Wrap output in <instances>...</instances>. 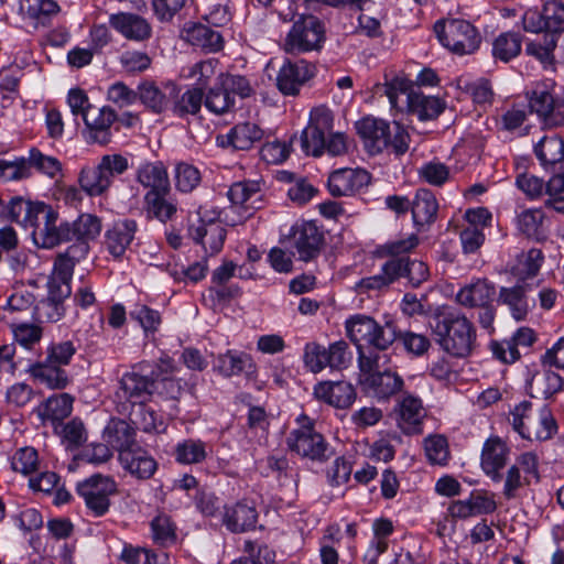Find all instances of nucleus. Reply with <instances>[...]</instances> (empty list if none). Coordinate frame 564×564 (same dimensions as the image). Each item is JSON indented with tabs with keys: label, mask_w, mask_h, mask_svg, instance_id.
<instances>
[{
	"label": "nucleus",
	"mask_w": 564,
	"mask_h": 564,
	"mask_svg": "<svg viewBox=\"0 0 564 564\" xmlns=\"http://www.w3.org/2000/svg\"><path fill=\"white\" fill-rule=\"evenodd\" d=\"M558 41L564 42V31L558 34L545 32L542 37L529 42L525 52L539 59L544 68L554 69L553 51Z\"/></svg>",
	"instance_id": "c9c22d12"
},
{
	"label": "nucleus",
	"mask_w": 564,
	"mask_h": 564,
	"mask_svg": "<svg viewBox=\"0 0 564 564\" xmlns=\"http://www.w3.org/2000/svg\"><path fill=\"white\" fill-rule=\"evenodd\" d=\"M535 155L546 169L564 161V139L557 135L544 137L534 148Z\"/></svg>",
	"instance_id": "37998d69"
},
{
	"label": "nucleus",
	"mask_w": 564,
	"mask_h": 564,
	"mask_svg": "<svg viewBox=\"0 0 564 564\" xmlns=\"http://www.w3.org/2000/svg\"><path fill=\"white\" fill-rule=\"evenodd\" d=\"M70 362V341L52 345L46 359L30 367L31 376L50 389H64L68 384L66 367Z\"/></svg>",
	"instance_id": "6e6552de"
},
{
	"label": "nucleus",
	"mask_w": 564,
	"mask_h": 564,
	"mask_svg": "<svg viewBox=\"0 0 564 564\" xmlns=\"http://www.w3.org/2000/svg\"><path fill=\"white\" fill-rule=\"evenodd\" d=\"M438 210L435 195L427 188H419L411 200L412 219L421 227L434 223Z\"/></svg>",
	"instance_id": "f704fd0d"
},
{
	"label": "nucleus",
	"mask_w": 564,
	"mask_h": 564,
	"mask_svg": "<svg viewBox=\"0 0 564 564\" xmlns=\"http://www.w3.org/2000/svg\"><path fill=\"white\" fill-rule=\"evenodd\" d=\"M57 213L54 210L48 212L43 224L39 226L37 230L32 231V237L36 246L48 249L69 239L70 227L66 223L57 225Z\"/></svg>",
	"instance_id": "c85d7f7f"
},
{
	"label": "nucleus",
	"mask_w": 564,
	"mask_h": 564,
	"mask_svg": "<svg viewBox=\"0 0 564 564\" xmlns=\"http://www.w3.org/2000/svg\"><path fill=\"white\" fill-rule=\"evenodd\" d=\"M401 265L398 261L387 260L378 274L361 279L357 283L359 292L381 291L400 279Z\"/></svg>",
	"instance_id": "ea45409f"
},
{
	"label": "nucleus",
	"mask_w": 564,
	"mask_h": 564,
	"mask_svg": "<svg viewBox=\"0 0 564 564\" xmlns=\"http://www.w3.org/2000/svg\"><path fill=\"white\" fill-rule=\"evenodd\" d=\"M58 6L53 0H33L31 3H20V12L35 25L44 24L45 19L56 13Z\"/></svg>",
	"instance_id": "603ef678"
},
{
	"label": "nucleus",
	"mask_w": 564,
	"mask_h": 564,
	"mask_svg": "<svg viewBox=\"0 0 564 564\" xmlns=\"http://www.w3.org/2000/svg\"><path fill=\"white\" fill-rule=\"evenodd\" d=\"M138 98L154 113H162L170 109V97H167L153 82H142L138 86Z\"/></svg>",
	"instance_id": "a18cd8bd"
},
{
	"label": "nucleus",
	"mask_w": 564,
	"mask_h": 564,
	"mask_svg": "<svg viewBox=\"0 0 564 564\" xmlns=\"http://www.w3.org/2000/svg\"><path fill=\"white\" fill-rule=\"evenodd\" d=\"M297 427L292 430L286 438L290 451L312 460H326L332 451L324 436L316 431L315 422L306 414L296 419Z\"/></svg>",
	"instance_id": "0eeeda50"
},
{
	"label": "nucleus",
	"mask_w": 564,
	"mask_h": 564,
	"mask_svg": "<svg viewBox=\"0 0 564 564\" xmlns=\"http://www.w3.org/2000/svg\"><path fill=\"white\" fill-rule=\"evenodd\" d=\"M242 551L245 555L230 564H272L275 558L274 552L269 546L257 544L251 540L245 541Z\"/></svg>",
	"instance_id": "8fccbe9b"
},
{
	"label": "nucleus",
	"mask_w": 564,
	"mask_h": 564,
	"mask_svg": "<svg viewBox=\"0 0 564 564\" xmlns=\"http://www.w3.org/2000/svg\"><path fill=\"white\" fill-rule=\"evenodd\" d=\"M389 361L388 355L381 357L358 358L361 383L378 399H389L402 391L404 381L401 376L390 369L381 370Z\"/></svg>",
	"instance_id": "423d86ee"
},
{
	"label": "nucleus",
	"mask_w": 564,
	"mask_h": 564,
	"mask_svg": "<svg viewBox=\"0 0 564 564\" xmlns=\"http://www.w3.org/2000/svg\"><path fill=\"white\" fill-rule=\"evenodd\" d=\"M510 455V448L499 436H490L482 445L480 454V467L482 471L495 482L502 479L501 470L506 467Z\"/></svg>",
	"instance_id": "a211bd4d"
},
{
	"label": "nucleus",
	"mask_w": 564,
	"mask_h": 564,
	"mask_svg": "<svg viewBox=\"0 0 564 564\" xmlns=\"http://www.w3.org/2000/svg\"><path fill=\"white\" fill-rule=\"evenodd\" d=\"M544 18L549 22L550 32L558 34L564 31V3L560 0H549L544 3Z\"/></svg>",
	"instance_id": "774afa93"
},
{
	"label": "nucleus",
	"mask_w": 564,
	"mask_h": 564,
	"mask_svg": "<svg viewBox=\"0 0 564 564\" xmlns=\"http://www.w3.org/2000/svg\"><path fill=\"white\" fill-rule=\"evenodd\" d=\"M82 118L86 126L83 135L87 143L106 145L110 142V127L117 119L115 110L109 107L93 106L83 112Z\"/></svg>",
	"instance_id": "dca6fc26"
},
{
	"label": "nucleus",
	"mask_w": 564,
	"mask_h": 564,
	"mask_svg": "<svg viewBox=\"0 0 564 564\" xmlns=\"http://www.w3.org/2000/svg\"><path fill=\"white\" fill-rule=\"evenodd\" d=\"M557 431L556 421L547 406H542L538 414L528 422L523 438L530 441H546Z\"/></svg>",
	"instance_id": "4c0bfd02"
},
{
	"label": "nucleus",
	"mask_w": 564,
	"mask_h": 564,
	"mask_svg": "<svg viewBox=\"0 0 564 564\" xmlns=\"http://www.w3.org/2000/svg\"><path fill=\"white\" fill-rule=\"evenodd\" d=\"M200 172L197 167L185 162H178L174 170L175 187L180 192L191 193L200 183Z\"/></svg>",
	"instance_id": "864d4df0"
},
{
	"label": "nucleus",
	"mask_w": 564,
	"mask_h": 564,
	"mask_svg": "<svg viewBox=\"0 0 564 564\" xmlns=\"http://www.w3.org/2000/svg\"><path fill=\"white\" fill-rule=\"evenodd\" d=\"M527 292V284H517L511 288L503 286L499 291V303L508 306L512 317L517 321H523L529 313L530 305Z\"/></svg>",
	"instance_id": "e433bc0d"
},
{
	"label": "nucleus",
	"mask_w": 564,
	"mask_h": 564,
	"mask_svg": "<svg viewBox=\"0 0 564 564\" xmlns=\"http://www.w3.org/2000/svg\"><path fill=\"white\" fill-rule=\"evenodd\" d=\"M325 40V28L314 15L296 20L284 40V51L291 54L317 51Z\"/></svg>",
	"instance_id": "9d476101"
},
{
	"label": "nucleus",
	"mask_w": 564,
	"mask_h": 564,
	"mask_svg": "<svg viewBox=\"0 0 564 564\" xmlns=\"http://www.w3.org/2000/svg\"><path fill=\"white\" fill-rule=\"evenodd\" d=\"M496 289L487 279H475L460 288L456 294V302L466 308H476L492 303Z\"/></svg>",
	"instance_id": "cd10ccee"
},
{
	"label": "nucleus",
	"mask_w": 564,
	"mask_h": 564,
	"mask_svg": "<svg viewBox=\"0 0 564 564\" xmlns=\"http://www.w3.org/2000/svg\"><path fill=\"white\" fill-rule=\"evenodd\" d=\"M247 366H251V358L248 355H238L231 351L219 355L215 365L216 369L225 377L237 376L242 372Z\"/></svg>",
	"instance_id": "5fc2aeb1"
},
{
	"label": "nucleus",
	"mask_w": 564,
	"mask_h": 564,
	"mask_svg": "<svg viewBox=\"0 0 564 564\" xmlns=\"http://www.w3.org/2000/svg\"><path fill=\"white\" fill-rule=\"evenodd\" d=\"M445 109V102L434 96H425L420 90L412 97L404 111L417 116L420 120L437 118Z\"/></svg>",
	"instance_id": "79ce46f5"
},
{
	"label": "nucleus",
	"mask_w": 564,
	"mask_h": 564,
	"mask_svg": "<svg viewBox=\"0 0 564 564\" xmlns=\"http://www.w3.org/2000/svg\"><path fill=\"white\" fill-rule=\"evenodd\" d=\"M417 175L432 186H442L449 178V169L440 161H431L419 167Z\"/></svg>",
	"instance_id": "4d7b16f0"
},
{
	"label": "nucleus",
	"mask_w": 564,
	"mask_h": 564,
	"mask_svg": "<svg viewBox=\"0 0 564 564\" xmlns=\"http://www.w3.org/2000/svg\"><path fill=\"white\" fill-rule=\"evenodd\" d=\"M122 467L140 479L150 478L156 470V462L139 445L132 453H124L119 459Z\"/></svg>",
	"instance_id": "58836bf2"
},
{
	"label": "nucleus",
	"mask_w": 564,
	"mask_h": 564,
	"mask_svg": "<svg viewBox=\"0 0 564 564\" xmlns=\"http://www.w3.org/2000/svg\"><path fill=\"white\" fill-rule=\"evenodd\" d=\"M397 426L405 435H420L427 417V409L423 400L411 392H402L392 410Z\"/></svg>",
	"instance_id": "9b49d317"
},
{
	"label": "nucleus",
	"mask_w": 564,
	"mask_h": 564,
	"mask_svg": "<svg viewBox=\"0 0 564 564\" xmlns=\"http://www.w3.org/2000/svg\"><path fill=\"white\" fill-rule=\"evenodd\" d=\"M264 137V130L254 122L246 121L237 123L229 132L221 137V145H231L235 150L247 151L260 143Z\"/></svg>",
	"instance_id": "7c9ffc66"
},
{
	"label": "nucleus",
	"mask_w": 564,
	"mask_h": 564,
	"mask_svg": "<svg viewBox=\"0 0 564 564\" xmlns=\"http://www.w3.org/2000/svg\"><path fill=\"white\" fill-rule=\"evenodd\" d=\"M37 453L33 447L20 448L11 460L12 468L24 475L33 473L37 467Z\"/></svg>",
	"instance_id": "69168bd1"
},
{
	"label": "nucleus",
	"mask_w": 564,
	"mask_h": 564,
	"mask_svg": "<svg viewBox=\"0 0 564 564\" xmlns=\"http://www.w3.org/2000/svg\"><path fill=\"white\" fill-rule=\"evenodd\" d=\"M426 457L430 463L445 465L449 458L448 445L441 435L430 436L424 441Z\"/></svg>",
	"instance_id": "bf43d9fd"
},
{
	"label": "nucleus",
	"mask_w": 564,
	"mask_h": 564,
	"mask_svg": "<svg viewBox=\"0 0 564 564\" xmlns=\"http://www.w3.org/2000/svg\"><path fill=\"white\" fill-rule=\"evenodd\" d=\"M231 204L242 207L246 212L262 207V193L257 181H242L234 183L227 193Z\"/></svg>",
	"instance_id": "72a5a7b5"
},
{
	"label": "nucleus",
	"mask_w": 564,
	"mask_h": 564,
	"mask_svg": "<svg viewBox=\"0 0 564 564\" xmlns=\"http://www.w3.org/2000/svg\"><path fill=\"white\" fill-rule=\"evenodd\" d=\"M70 295V256L68 249L57 254L48 280L47 299L36 306V315L47 322L58 321L65 313V300Z\"/></svg>",
	"instance_id": "20e7f679"
},
{
	"label": "nucleus",
	"mask_w": 564,
	"mask_h": 564,
	"mask_svg": "<svg viewBox=\"0 0 564 564\" xmlns=\"http://www.w3.org/2000/svg\"><path fill=\"white\" fill-rule=\"evenodd\" d=\"M137 182L148 189L147 193L170 192L167 171L162 162H147L135 172Z\"/></svg>",
	"instance_id": "2f4dec72"
},
{
	"label": "nucleus",
	"mask_w": 564,
	"mask_h": 564,
	"mask_svg": "<svg viewBox=\"0 0 564 564\" xmlns=\"http://www.w3.org/2000/svg\"><path fill=\"white\" fill-rule=\"evenodd\" d=\"M109 23L128 40L140 42L151 36L152 29L150 23L144 18L134 13L120 12L111 14Z\"/></svg>",
	"instance_id": "bb28decb"
},
{
	"label": "nucleus",
	"mask_w": 564,
	"mask_h": 564,
	"mask_svg": "<svg viewBox=\"0 0 564 564\" xmlns=\"http://www.w3.org/2000/svg\"><path fill=\"white\" fill-rule=\"evenodd\" d=\"M391 261H398L401 265L400 278L406 276L413 286L421 285L429 278L426 264L420 260H410L409 258H390Z\"/></svg>",
	"instance_id": "6e6d98bb"
},
{
	"label": "nucleus",
	"mask_w": 564,
	"mask_h": 564,
	"mask_svg": "<svg viewBox=\"0 0 564 564\" xmlns=\"http://www.w3.org/2000/svg\"><path fill=\"white\" fill-rule=\"evenodd\" d=\"M430 325L435 343L449 356L466 358L474 351L476 327L465 314L454 310H438Z\"/></svg>",
	"instance_id": "f257e3e1"
},
{
	"label": "nucleus",
	"mask_w": 564,
	"mask_h": 564,
	"mask_svg": "<svg viewBox=\"0 0 564 564\" xmlns=\"http://www.w3.org/2000/svg\"><path fill=\"white\" fill-rule=\"evenodd\" d=\"M333 120V113L326 107L311 111L310 123L301 135V147L306 154L318 156L324 152L325 137L332 132Z\"/></svg>",
	"instance_id": "f8f14e48"
},
{
	"label": "nucleus",
	"mask_w": 564,
	"mask_h": 564,
	"mask_svg": "<svg viewBox=\"0 0 564 564\" xmlns=\"http://www.w3.org/2000/svg\"><path fill=\"white\" fill-rule=\"evenodd\" d=\"M205 107L216 115H223L230 111L235 106V99L230 96L226 87L220 83L219 86L210 88L204 99Z\"/></svg>",
	"instance_id": "3c124183"
},
{
	"label": "nucleus",
	"mask_w": 564,
	"mask_h": 564,
	"mask_svg": "<svg viewBox=\"0 0 564 564\" xmlns=\"http://www.w3.org/2000/svg\"><path fill=\"white\" fill-rule=\"evenodd\" d=\"M522 39L519 33H501L492 44V54L502 62H509L521 52Z\"/></svg>",
	"instance_id": "de8ad7c7"
},
{
	"label": "nucleus",
	"mask_w": 564,
	"mask_h": 564,
	"mask_svg": "<svg viewBox=\"0 0 564 564\" xmlns=\"http://www.w3.org/2000/svg\"><path fill=\"white\" fill-rule=\"evenodd\" d=\"M417 90L408 79L395 77L387 84L386 94L393 108L404 111Z\"/></svg>",
	"instance_id": "49530a36"
},
{
	"label": "nucleus",
	"mask_w": 564,
	"mask_h": 564,
	"mask_svg": "<svg viewBox=\"0 0 564 564\" xmlns=\"http://www.w3.org/2000/svg\"><path fill=\"white\" fill-rule=\"evenodd\" d=\"M434 32L443 46L459 55L473 54L481 42L477 29L462 19L437 21Z\"/></svg>",
	"instance_id": "1a4fd4ad"
},
{
	"label": "nucleus",
	"mask_w": 564,
	"mask_h": 564,
	"mask_svg": "<svg viewBox=\"0 0 564 564\" xmlns=\"http://www.w3.org/2000/svg\"><path fill=\"white\" fill-rule=\"evenodd\" d=\"M185 39L193 46L217 52L223 47V36L219 32L205 24H194L185 30Z\"/></svg>",
	"instance_id": "a19ab883"
},
{
	"label": "nucleus",
	"mask_w": 564,
	"mask_h": 564,
	"mask_svg": "<svg viewBox=\"0 0 564 564\" xmlns=\"http://www.w3.org/2000/svg\"><path fill=\"white\" fill-rule=\"evenodd\" d=\"M303 359L312 372H321L327 367V348L317 343H308L305 345Z\"/></svg>",
	"instance_id": "680f3d73"
},
{
	"label": "nucleus",
	"mask_w": 564,
	"mask_h": 564,
	"mask_svg": "<svg viewBox=\"0 0 564 564\" xmlns=\"http://www.w3.org/2000/svg\"><path fill=\"white\" fill-rule=\"evenodd\" d=\"M174 454L181 464H199L207 457L206 443L200 440H184L175 446Z\"/></svg>",
	"instance_id": "09e8293b"
},
{
	"label": "nucleus",
	"mask_w": 564,
	"mask_h": 564,
	"mask_svg": "<svg viewBox=\"0 0 564 564\" xmlns=\"http://www.w3.org/2000/svg\"><path fill=\"white\" fill-rule=\"evenodd\" d=\"M356 129L365 149L371 155L379 154L383 150H391L394 154L402 155L409 150L410 135L398 122L390 124L383 119L368 116L356 122Z\"/></svg>",
	"instance_id": "7ed1b4c3"
},
{
	"label": "nucleus",
	"mask_w": 564,
	"mask_h": 564,
	"mask_svg": "<svg viewBox=\"0 0 564 564\" xmlns=\"http://www.w3.org/2000/svg\"><path fill=\"white\" fill-rule=\"evenodd\" d=\"M371 176L364 169H338L328 177V189L332 196H351L370 184Z\"/></svg>",
	"instance_id": "6ab92c4d"
},
{
	"label": "nucleus",
	"mask_w": 564,
	"mask_h": 564,
	"mask_svg": "<svg viewBox=\"0 0 564 564\" xmlns=\"http://www.w3.org/2000/svg\"><path fill=\"white\" fill-rule=\"evenodd\" d=\"M77 492L89 510L96 516H102L109 509V497L116 492V482L108 476L96 474L79 482Z\"/></svg>",
	"instance_id": "ddd939ff"
},
{
	"label": "nucleus",
	"mask_w": 564,
	"mask_h": 564,
	"mask_svg": "<svg viewBox=\"0 0 564 564\" xmlns=\"http://www.w3.org/2000/svg\"><path fill=\"white\" fill-rule=\"evenodd\" d=\"M30 176L28 159L19 158L13 161L0 160V178L18 181Z\"/></svg>",
	"instance_id": "0e129e2a"
},
{
	"label": "nucleus",
	"mask_w": 564,
	"mask_h": 564,
	"mask_svg": "<svg viewBox=\"0 0 564 564\" xmlns=\"http://www.w3.org/2000/svg\"><path fill=\"white\" fill-rule=\"evenodd\" d=\"M258 512L252 502L246 500L225 507L223 523L232 533H242L256 528Z\"/></svg>",
	"instance_id": "393cba45"
},
{
	"label": "nucleus",
	"mask_w": 564,
	"mask_h": 564,
	"mask_svg": "<svg viewBox=\"0 0 564 564\" xmlns=\"http://www.w3.org/2000/svg\"><path fill=\"white\" fill-rule=\"evenodd\" d=\"M293 241L300 260L307 262L319 254L323 234L314 223L305 221L294 228Z\"/></svg>",
	"instance_id": "b1692460"
},
{
	"label": "nucleus",
	"mask_w": 564,
	"mask_h": 564,
	"mask_svg": "<svg viewBox=\"0 0 564 564\" xmlns=\"http://www.w3.org/2000/svg\"><path fill=\"white\" fill-rule=\"evenodd\" d=\"M458 87L468 93L476 104L484 105L490 104L492 99V89L488 80L478 79L476 82H468L458 79Z\"/></svg>",
	"instance_id": "052dcab7"
},
{
	"label": "nucleus",
	"mask_w": 564,
	"mask_h": 564,
	"mask_svg": "<svg viewBox=\"0 0 564 564\" xmlns=\"http://www.w3.org/2000/svg\"><path fill=\"white\" fill-rule=\"evenodd\" d=\"M155 382L147 375L135 371L123 375L116 395L119 400H127L132 404H142L155 389Z\"/></svg>",
	"instance_id": "4be33fe9"
},
{
	"label": "nucleus",
	"mask_w": 564,
	"mask_h": 564,
	"mask_svg": "<svg viewBox=\"0 0 564 564\" xmlns=\"http://www.w3.org/2000/svg\"><path fill=\"white\" fill-rule=\"evenodd\" d=\"M188 235L195 242L200 243L206 252L215 254L223 248L226 229L214 218L205 219L199 209L196 213V218L191 219Z\"/></svg>",
	"instance_id": "2eb2a0df"
},
{
	"label": "nucleus",
	"mask_w": 564,
	"mask_h": 564,
	"mask_svg": "<svg viewBox=\"0 0 564 564\" xmlns=\"http://www.w3.org/2000/svg\"><path fill=\"white\" fill-rule=\"evenodd\" d=\"M104 441L116 449L119 459L124 453H132L138 446L135 441V430L128 422L121 419H111L102 431Z\"/></svg>",
	"instance_id": "5701e85b"
},
{
	"label": "nucleus",
	"mask_w": 564,
	"mask_h": 564,
	"mask_svg": "<svg viewBox=\"0 0 564 564\" xmlns=\"http://www.w3.org/2000/svg\"><path fill=\"white\" fill-rule=\"evenodd\" d=\"M29 169L35 167L50 177H55L61 172V163L53 156L44 155L37 149H32L28 158Z\"/></svg>",
	"instance_id": "e2e57ef3"
},
{
	"label": "nucleus",
	"mask_w": 564,
	"mask_h": 564,
	"mask_svg": "<svg viewBox=\"0 0 564 564\" xmlns=\"http://www.w3.org/2000/svg\"><path fill=\"white\" fill-rule=\"evenodd\" d=\"M315 72V65L305 59L286 61L278 72L276 87L285 96H296Z\"/></svg>",
	"instance_id": "f3484780"
},
{
	"label": "nucleus",
	"mask_w": 564,
	"mask_h": 564,
	"mask_svg": "<svg viewBox=\"0 0 564 564\" xmlns=\"http://www.w3.org/2000/svg\"><path fill=\"white\" fill-rule=\"evenodd\" d=\"M154 541L160 545H169L175 541L174 527L166 516H159L151 522Z\"/></svg>",
	"instance_id": "338daca9"
},
{
	"label": "nucleus",
	"mask_w": 564,
	"mask_h": 564,
	"mask_svg": "<svg viewBox=\"0 0 564 564\" xmlns=\"http://www.w3.org/2000/svg\"><path fill=\"white\" fill-rule=\"evenodd\" d=\"M45 420L68 449L70 447V398L67 393L56 394L47 399Z\"/></svg>",
	"instance_id": "aec40b11"
},
{
	"label": "nucleus",
	"mask_w": 564,
	"mask_h": 564,
	"mask_svg": "<svg viewBox=\"0 0 564 564\" xmlns=\"http://www.w3.org/2000/svg\"><path fill=\"white\" fill-rule=\"evenodd\" d=\"M170 192L145 193L144 208L147 213L165 223L176 214V204L169 199Z\"/></svg>",
	"instance_id": "c03bdc74"
},
{
	"label": "nucleus",
	"mask_w": 564,
	"mask_h": 564,
	"mask_svg": "<svg viewBox=\"0 0 564 564\" xmlns=\"http://www.w3.org/2000/svg\"><path fill=\"white\" fill-rule=\"evenodd\" d=\"M314 395L334 408L347 409L354 403L356 391L346 381H324L315 386Z\"/></svg>",
	"instance_id": "a878e982"
},
{
	"label": "nucleus",
	"mask_w": 564,
	"mask_h": 564,
	"mask_svg": "<svg viewBox=\"0 0 564 564\" xmlns=\"http://www.w3.org/2000/svg\"><path fill=\"white\" fill-rule=\"evenodd\" d=\"M137 231V223L126 219L116 223L105 236V245L110 254L121 258L130 246Z\"/></svg>",
	"instance_id": "473e14b6"
},
{
	"label": "nucleus",
	"mask_w": 564,
	"mask_h": 564,
	"mask_svg": "<svg viewBox=\"0 0 564 564\" xmlns=\"http://www.w3.org/2000/svg\"><path fill=\"white\" fill-rule=\"evenodd\" d=\"M132 423L147 433L164 431V422L154 410L145 408L143 404L138 405V411L132 419Z\"/></svg>",
	"instance_id": "13d9d810"
},
{
	"label": "nucleus",
	"mask_w": 564,
	"mask_h": 564,
	"mask_svg": "<svg viewBox=\"0 0 564 564\" xmlns=\"http://www.w3.org/2000/svg\"><path fill=\"white\" fill-rule=\"evenodd\" d=\"M348 338L355 344L358 358L381 357L397 339V327L388 321L378 323L364 314H356L345 322Z\"/></svg>",
	"instance_id": "f03ea898"
},
{
	"label": "nucleus",
	"mask_w": 564,
	"mask_h": 564,
	"mask_svg": "<svg viewBox=\"0 0 564 564\" xmlns=\"http://www.w3.org/2000/svg\"><path fill=\"white\" fill-rule=\"evenodd\" d=\"M555 83L547 79L538 83L530 97V109L535 112L544 128H555L564 123V113L555 105L553 89Z\"/></svg>",
	"instance_id": "4468645a"
},
{
	"label": "nucleus",
	"mask_w": 564,
	"mask_h": 564,
	"mask_svg": "<svg viewBox=\"0 0 564 564\" xmlns=\"http://www.w3.org/2000/svg\"><path fill=\"white\" fill-rule=\"evenodd\" d=\"M100 231L101 221L93 214H82L73 221V262L86 257Z\"/></svg>",
	"instance_id": "412c9836"
},
{
	"label": "nucleus",
	"mask_w": 564,
	"mask_h": 564,
	"mask_svg": "<svg viewBox=\"0 0 564 564\" xmlns=\"http://www.w3.org/2000/svg\"><path fill=\"white\" fill-rule=\"evenodd\" d=\"M170 97L173 99L170 109L177 118L196 116L200 111L204 102V91L202 87H188L181 93L175 85H171Z\"/></svg>",
	"instance_id": "c756f323"
},
{
	"label": "nucleus",
	"mask_w": 564,
	"mask_h": 564,
	"mask_svg": "<svg viewBox=\"0 0 564 564\" xmlns=\"http://www.w3.org/2000/svg\"><path fill=\"white\" fill-rule=\"evenodd\" d=\"M129 160L120 153H109L100 158L95 167H84L78 177L79 185L90 196L105 194L116 177L129 170Z\"/></svg>",
	"instance_id": "39448f33"
}]
</instances>
